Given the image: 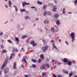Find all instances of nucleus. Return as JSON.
Returning a JSON list of instances; mask_svg holds the SVG:
<instances>
[{
  "label": "nucleus",
  "mask_w": 77,
  "mask_h": 77,
  "mask_svg": "<svg viewBox=\"0 0 77 77\" xmlns=\"http://www.w3.org/2000/svg\"><path fill=\"white\" fill-rule=\"evenodd\" d=\"M63 61L64 62H68V59L65 58L64 59Z\"/></svg>",
  "instance_id": "9b49d317"
},
{
  "label": "nucleus",
  "mask_w": 77,
  "mask_h": 77,
  "mask_svg": "<svg viewBox=\"0 0 77 77\" xmlns=\"http://www.w3.org/2000/svg\"><path fill=\"white\" fill-rule=\"evenodd\" d=\"M39 20V19L38 18H36L35 19V20H36V21H37V20Z\"/></svg>",
  "instance_id": "13d9d810"
},
{
  "label": "nucleus",
  "mask_w": 77,
  "mask_h": 77,
  "mask_svg": "<svg viewBox=\"0 0 77 77\" xmlns=\"http://www.w3.org/2000/svg\"><path fill=\"white\" fill-rule=\"evenodd\" d=\"M48 5L49 6H52V7H53V6H54V5L53 4H51V3H50L48 4Z\"/></svg>",
  "instance_id": "a878e982"
},
{
  "label": "nucleus",
  "mask_w": 77,
  "mask_h": 77,
  "mask_svg": "<svg viewBox=\"0 0 77 77\" xmlns=\"http://www.w3.org/2000/svg\"><path fill=\"white\" fill-rule=\"evenodd\" d=\"M54 18H56L59 17V14H56L54 15Z\"/></svg>",
  "instance_id": "dca6fc26"
},
{
  "label": "nucleus",
  "mask_w": 77,
  "mask_h": 77,
  "mask_svg": "<svg viewBox=\"0 0 77 77\" xmlns=\"http://www.w3.org/2000/svg\"><path fill=\"white\" fill-rule=\"evenodd\" d=\"M74 77H77V76L75 75H74Z\"/></svg>",
  "instance_id": "774afa93"
},
{
  "label": "nucleus",
  "mask_w": 77,
  "mask_h": 77,
  "mask_svg": "<svg viewBox=\"0 0 77 77\" xmlns=\"http://www.w3.org/2000/svg\"><path fill=\"white\" fill-rule=\"evenodd\" d=\"M36 7H31V8H32V9H33L34 8H35Z\"/></svg>",
  "instance_id": "8fccbe9b"
},
{
  "label": "nucleus",
  "mask_w": 77,
  "mask_h": 77,
  "mask_svg": "<svg viewBox=\"0 0 77 77\" xmlns=\"http://www.w3.org/2000/svg\"><path fill=\"white\" fill-rule=\"evenodd\" d=\"M22 61L23 62H25V63H26V62H27V61H26V58H25V57H23L22 60Z\"/></svg>",
  "instance_id": "6ab92c4d"
},
{
  "label": "nucleus",
  "mask_w": 77,
  "mask_h": 77,
  "mask_svg": "<svg viewBox=\"0 0 77 77\" xmlns=\"http://www.w3.org/2000/svg\"><path fill=\"white\" fill-rule=\"evenodd\" d=\"M45 68V65H42L40 67V69L41 70H43Z\"/></svg>",
  "instance_id": "f8f14e48"
},
{
  "label": "nucleus",
  "mask_w": 77,
  "mask_h": 77,
  "mask_svg": "<svg viewBox=\"0 0 77 77\" xmlns=\"http://www.w3.org/2000/svg\"><path fill=\"white\" fill-rule=\"evenodd\" d=\"M26 11V10L25 9H22L21 10V12H25Z\"/></svg>",
  "instance_id": "58836bf2"
},
{
  "label": "nucleus",
  "mask_w": 77,
  "mask_h": 77,
  "mask_svg": "<svg viewBox=\"0 0 77 77\" xmlns=\"http://www.w3.org/2000/svg\"><path fill=\"white\" fill-rule=\"evenodd\" d=\"M53 47H54V46H55V44H54V43H53Z\"/></svg>",
  "instance_id": "e2e57ef3"
},
{
  "label": "nucleus",
  "mask_w": 77,
  "mask_h": 77,
  "mask_svg": "<svg viewBox=\"0 0 77 77\" xmlns=\"http://www.w3.org/2000/svg\"><path fill=\"white\" fill-rule=\"evenodd\" d=\"M53 76V77H57V76H56V75H55V74H54Z\"/></svg>",
  "instance_id": "09e8293b"
},
{
  "label": "nucleus",
  "mask_w": 77,
  "mask_h": 77,
  "mask_svg": "<svg viewBox=\"0 0 77 77\" xmlns=\"http://www.w3.org/2000/svg\"><path fill=\"white\" fill-rule=\"evenodd\" d=\"M69 77H71L72 75V72L70 73L69 74Z\"/></svg>",
  "instance_id": "e433bc0d"
},
{
  "label": "nucleus",
  "mask_w": 77,
  "mask_h": 77,
  "mask_svg": "<svg viewBox=\"0 0 77 77\" xmlns=\"http://www.w3.org/2000/svg\"><path fill=\"white\" fill-rule=\"evenodd\" d=\"M45 29L46 30L47 32V31H48V29H47V28H45Z\"/></svg>",
  "instance_id": "c03bdc74"
},
{
  "label": "nucleus",
  "mask_w": 77,
  "mask_h": 77,
  "mask_svg": "<svg viewBox=\"0 0 77 77\" xmlns=\"http://www.w3.org/2000/svg\"><path fill=\"white\" fill-rule=\"evenodd\" d=\"M57 77H63V76L62 75H59L57 76Z\"/></svg>",
  "instance_id": "a19ab883"
},
{
  "label": "nucleus",
  "mask_w": 77,
  "mask_h": 77,
  "mask_svg": "<svg viewBox=\"0 0 77 77\" xmlns=\"http://www.w3.org/2000/svg\"><path fill=\"white\" fill-rule=\"evenodd\" d=\"M21 51H24V49L23 48H22Z\"/></svg>",
  "instance_id": "79ce46f5"
},
{
  "label": "nucleus",
  "mask_w": 77,
  "mask_h": 77,
  "mask_svg": "<svg viewBox=\"0 0 77 77\" xmlns=\"http://www.w3.org/2000/svg\"><path fill=\"white\" fill-rule=\"evenodd\" d=\"M54 2L55 3H57V1L56 0Z\"/></svg>",
  "instance_id": "680f3d73"
},
{
  "label": "nucleus",
  "mask_w": 77,
  "mask_h": 77,
  "mask_svg": "<svg viewBox=\"0 0 77 77\" xmlns=\"http://www.w3.org/2000/svg\"><path fill=\"white\" fill-rule=\"evenodd\" d=\"M56 48L57 50V47H56V46H54L53 47V48Z\"/></svg>",
  "instance_id": "37998d69"
},
{
  "label": "nucleus",
  "mask_w": 77,
  "mask_h": 77,
  "mask_svg": "<svg viewBox=\"0 0 77 77\" xmlns=\"http://www.w3.org/2000/svg\"><path fill=\"white\" fill-rule=\"evenodd\" d=\"M57 9V7H56V6H54V8L52 9V11L54 12H56V11Z\"/></svg>",
  "instance_id": "9d476101"
},
{
  "label": "nucleus",
  "mask_w": 77,
  "mask_h": 77,
  "mask_svg": "<svg viewBox=\"0 0 77 77\" xmlns=\"http://www.w3.org/2000/svg\"><path fill=\"white\" fill-rule=\"evenodd\" d=\"M28 77V75H25V77Z\"/></svg>",
  "instance_id": "6e6d98bb"
},
{
  "label": "nucleus",
  "mask_w": 77,
  "mask_h": 77,
  "mask_svg": "<svg viewBox=\"0 0 77 77\" xmlns=\"http://www.w3.org/2000/svg\"><path fill=\"white\" fill-rule=\"evenodd\" d=\"M14 7L15 8V11L17 12L18 10V9L17 7L15 6H14Z\"/></svg>",
  "instance_id": "4be33fe9"
},
{
  "label": "nucleus",
  "mask_w": 77,
  "mask_h": 77,
  "mask_svg": "<svg viewBox=\"0 0 77 77\" xmlns=\"http://www.w3.org/2000/svg\"><path fill=\"white\" fill-rule=\"evenodd\" d=\"M57 64H58V65H61V63L60 62H58V63Z\"/></svg>",
  "instance_id": "de8ad7c7"
},
{
  "label": "nucleus",
  "mask_w": 77,
  "mask_h": 77,
  "mask_svg": "<svg viewBox=\"0 0 77 77\" xmlns=\"http://www.w3.org/2000/svg\"><path fill=\"white\" fill-rule=\"evenodd\" d=\"M25 20L30 19V17H29V16H27L25 17Z\"/></svg>",
  "instance_id": "412c9836"
},
{
  "label": "nucleus",
  "mask_w": 77,
  "mask_h": 77,
  "mask_svg": "<svg viewBox=\"0 0 77 77\" xmlns=\"http://www.w3.org/2000/svg\"><path fill=\"white\" fill-rule=\"evenodd\" d=\"M47 7V5H45L43 6V9H46V7Z\"/></svg>",
  "instance_id": "473e14b6"
},
{
  "label": "nucleus",
  "mask_w": 77,
  "mask_h": 77,
  "mask_svg": "<svg viewBox=\"0 0 77 77\" xmlns=\"http://www.w3.org/2000/svg\"><path fill=\"white\" fill-rule=\"evenodd\" d=\"M41 61H42V60L41 59H38V63H39L41 62Z\"/></svg>",
  "instance_id": "c85d7f7f"
},
{
  "label": "nucleus",
  "mask_w": 77,
  "mask_h": 77,
  "mask_svg": "<svg viewBox=\"0 0 77 77\" xmlns=\"http://www.w3.org/2000/svg\"><path fill=\"white\" fill-rule=\"evenodd\" d=\"M27 37V35H23L22 37V39H24L25 38H26Z\"/></svg>",
  "instance_id": "2f4dec72"
},
{
  "label": "nucleus",
  "mask_w": 77,
  "mask_h": 77,
  "mask_svg": "<svg viewBox=\"0 0 77 77\" xmlns=\"http://www.w3.org/2000/svg\"><path fill=\"white\" fill-rule=\"evenodd\" d=\"M40 57L42 59H44V55L43 54H41L40 55Z\"/></svg>",
  "instance_id": "393cba45"
},
{
  "label": "nucleus",
  "mask_w": 77,
  "mask_h": 77,
  "mask_svg": "<svg viewBox=\"0 0 77 77\" xmlns=\"http://www.w3.org/2000/svg\"><path fill=\"white\" fill-rule=\"evenodd\" d=\"M38 31H39V32H43V31H42V30L41 29V28H39L38 29Z\"/></svg>",
  "instance_id": "b1692460"
},
{
  "label": "nucleus",
  "mask_w": 77,
  "mask_h": 77,
  "mask_svg": "<svg viewBox=\"0 0 77 77\" xmlns=\"http://www.w3.org/2000/svg\"><path fill=\"white\" fill-rule=\"evenodd\" d=\"M70 35L72 38V42H73L75 40V34H74V32H72L70 34Z\"/></svg>",
  "instance_id": "f03ea898"
},
{
  "label": "nucleus",
  "mask_w": 77,
  "mask_h": 77,
  "mask_svg": "<svg viewBox=\"0 0 77 77\" xmlns=\"http://www.w3.org/2000/svg\"><path fill=\"white\" fill-rule=\"evenodd\" d=\"M5 6H6V8H8V6H7V5H5Z\"/></svg>",
  "instance_id": "338daca9"
},
{
  "label": "nucleus",
  "mask_w": 77,
  "mask_h": 77,
  "mask_svg": "<svg viewBox=\"0 0 77 77\" xmlns=\"http://www.w3.org/2000/svg\"><path fill=\"white\" fill-rule=\"evenodd\" d=\"M17 69V62H14L13 65V69Z\"/></svg>",
  "instance_id": "423d86ee"
},
{
  "label": "nucleus",
  "mask_w": 77,
  "mask_h": 77,
  "mask_svg": "<svg viewBox=\"0 0 77 77\" xmlns=\"http://www.w3.org/2000/svg\"><path fill=\"white\" fill-rule=\"evenodd\" d=\"M56 24H57V25H59V24H60V22H59V21L57 20L56 22Z\"/></svg>",
  "instance_id": "c756f323"
},
{
  "label": "nucleus",
  "mask_w": 77,
  "mask_h": 77,
  "mask_svg": "<svg viewBox=\"0 0 77 77\" xmlns=\"http://www.w3.org/2000/svg\"><path fill=\"white\" fill-rule=\"evenodd\" d=\"M21 66H22L23 68H24V66L23 65H21Z\"/></svg>",
  "instance_id": "0e129e2a"
},
{
  "label": "nucleus",
  "mask_w": 77,
  "mask_h": 77,
  "mask_svg": "<svg viewBox=\"0 0 77 77\" xmlns=\"http://www.w3.org/2000/svg\"><path fill=\"white\" fill-rule=\"evenodd\" d=\"M62 71L65 74H68V71L65 70V69L63 70Z\"/></svg>",
  "instance_id": "6e6552de"
},
{
  "label": "nucleus",
  "mask_w": 77,
  "mask_h": 77,
  "mask_svg": "<svg viewBox=\"0 0 77 77\" xmlns=\"http://www.w3.org/2000/svg\"><path fill=\"white\" fill-rule=\"evenodd\" d=\"M7 41L9 43H11V44H12V42L11 40H8Z\"/></svg>",
  "instance_id": "f704fd0d"
},
{
  "label": "nucleus",
  "mask_w": 77,
  "mask_h": 77,
  "mask_svg": "<svg viewBox=\"0 0 77 77\" xmlns=\"http://www.w3.org/2000/svg\"><path fill=\"white\" fill-rule=\"evenodd\" d=\"M8 61V60L7 59H6L5 60V62L3 64L1 67V69H3V68H4L5 67V66L6 65V64H7Z\"/></svg>",
  "instance_id": "f257e3e1"
},
{
  "label": "nucleus",
  "mask_w": 77,
  "mask_h": 77,
  "mask_svg": "<svg viewBox=\"0 0 77 77\" xmlns=\"http://www.w3.org/2000/svg\"><path fill=\"white\" fill-rule=\"evenodd\" d=\"M11 5H12V2L11 1H9V7L11 8Z\"/></svg>",
  "instance_id": "2eb2a0df"
},
{
  "label": "nucleus",
  "mask_w": 77,
  "mask_h": 77,
  "mask_svg": "<svg viewBox=\"0 0 77 77\" xmlns=\"http://www.w3.org/2000/svg\"><path fill=\"white\" fill-rule=\"evenodd\" d=\"M32 61H33V62H37V60H34L33 59H32Z\"/></svg>",
  "instance_id": "bb28decb"
},
{
  "label": "nucleus",
  "mask_w": 77,
  "mask_h": 77,
  "mask_svg": "<svg viewBox=\"0 0 77 77\" xmlns=\"http://www.w3.org/2000/svg\"><path fill=\"white\" fill-rule=\"evenodd\" d=\"M66 44H67V45H68V42H67V41H66L65 42Z\"/></svg>",
  "instance_id": "a18cd8bd"
},
{
  "label": "nucleus",
  "mask_w": 77,
  "mask_h": 77,
  "mask_svg": "<svg viewBox=\"0 0 77 77\" xmlns=\"http://www.w3.org/2000/svg\"><path fill=\"white\" fill-rule=\"evenodd\" d=\"M32 66L33 67H34V68H35V67H36V66L35 64H32Z\"/></svg>",
  "instance_id": "ea45409f"
},
{
  "label": "nucleus",
  "mask_w": 77,
  "mask_h": 77,
  "mask_svg": "<svg viewBox=\"0 0 77 77\" xmlns=\"http://www.w3.org/2000/svg\"><path fill=\"white\" fill-rule=\"evenodd\" d=\"M42 77H47V74L45 72L43 73L42 74Z\"/></svg>",
  "instance_id": "1a4fd4ad"
},
{
  "label": "nucleus",
  "mask_w": 77,
  "mask_h": 77,
  "mask_svg": "<svg viewBox=\"0 0 77 77\" xmlns=\"http://www.w3.org/2000/svg\"><path fill=\"white\" fill-rule=\"evenodd\" d=\"M29 4H30V3H26V2H24V3H23L22 4V5L23 7H24V6H25V5H29Z\"/></svg>",
  "instance_id": "ddd939ff"
},
{
  "label": "nucleus",
  "mask_w": 77,
  "mask_h": 77,
  "mask_svg": "<svg viewBox=\"0 0 77 77\" xmlns=\"http://www.w3.org/2000/svg\"><path fill=\"white\" fill-rule=\"evenodd\" d=\"M54 40H52L51 41V42H54Z\"/></svg>",
  "instance_id": "4d7b16f0"
},
{
  "label": "nucleus",
  "mask_w": 77,
  "mask_h": 77,
  "mask_svg": "<svg viewBox=\"0 0 77 77\" xmlns=\"http://www.w3.org/2000/svg\"><path fill=\"white\" fill-rule=\"evenodd\" d=\"M63 11L62 12L63 14H65V8H64L63 9Z\"/></svg>",
  "instance_id": "cd10ccee"
},
{
  "label": "nucleus",
  "mask_w": 77,
  "mask_h": 77,
  "mask_svg": "<svg viewBox=\"0 0 77 77\" xmlns=\"http://www.w3.org/2000/svg\"><path fill=\"white\" fill-rule=\"evenodd\" d=\"M48 23H49V21L47 20H46L44 22V23L45 24H48Z\"/></svg>",
  "instance_id": "4468645a"
},
{
  "label": "nucleus",
  "mask_w": 77,
  "mask_h": 77,
  "mask_svg": "<svg viewBox=\"0 0 77 77\" xmlns=\"http://www.w3.org/2000/svg\"><path fill=\"white\" fill-rule=\"evenodd\" d=\"M15 56L14 53H12L11 54V56L10 58L9 59V60H10V59H12V57H13V56Z\"/></svg>",
  "instance_id": "0eeeda50"
},
{
  "label": "nucleus",
  "mask_w": 77,
  "mask_h": 77,
  "mask_svg": "<svg viewBox=\"0 0 77 77\" xmlns=\"http://www.w3.org/2000/svg\"><path fill=\"white\" fill-rule=\"evenodd\" d=\"M46 13H47V15H51V13L50 12H47V11H44V16H46Z\"/></svg>",
  "instance_id": "39448f33"
},
{
  "label": "nucleus",
  "mask_w": 77,
  "mask_h": 77,
  "mask_svg": "<svg viewBox=\"0 0 77 77\" xmlns=\"http://www.w3.org/2000/svg\"><path fill=\"white\" fill-rule=\"evenodd\" d=\"M59 41L60 43V42H61V39H59Z\"/></svg>",
  "instance_id": "052dcab7"
},
{
  "label": "nucleus",
  "mask_w": 77,
  "mask_h": 77,
  "mask_svg": "<svg viewBox=\"0 0 77 77\" xmlns=\"http://www.w3.org/2000/svg\"><path fill=\"white\" fill-rule=\"evenodd\" d=\"M35 42V41L34 40H33L32 41H31L30 43L31 44H33Z\"/></svg>",
  "instance_id": "7c9ffc66"
},
{
  "label": "nucleus",
  "mask_w": 77,
  "mask_h": 77,
  "mask_svg": "<svg viewBox=\"0 0 77 77\" xmlns=\"http://www.w3.org/2000/svg\"><path fill=\"white\" fill-rule=\"evenodd\" d=\"M77 0H75L74 1V2L75 4H77Z\"/></svg>",
  "instance_id": "49530a36"
},
{
  "label": "nucleus",
  "mask_w": 77,
  "mask_h": 77,
  "mask_svg": "<svg viewBox=\"0 0 77 77\" xmlns=\"http://www.w3.org/2000/svg\"><path fill=\"white\" fill-rule=\"evenodd\" d=\"M56 29H57V30H56L55 31H58V28H57L56 29H55V30H56Z\"/></svg>",
  "instance_id": "69168bd1"
},
{
  "label": "nucleus",
  "mask_w": 77,
  "mask_h": 77,
  "mask_svg": "<svg viewBox=\"0 0 77 77\" xmlns=\"http://www.w3.org/2000/svg\"><path fill=\"white\" fill-rule=\"evenodd\" d=\"M55 60H52V62H55Z\"/></svg>",
  "instance_id": "864d4df0"
},
{
  "label": "nucleus",
  "mask_w": 77,
  "mask_h": 77,
  "mask_svg": "<svg viewBox=\"0 0 77 77\" xmlns=\"http://www.w3.org/2000/svg\"><path fill=\"white\" fill-rule=\"evenodd\" d=\"M43 42L44 43H45V40H43Z\"/></svg>",
  "instance_id": "5fc2aeb1"
},
{
  "label": "nucleus",
  "mask_w": 77,
  "mask_h": 77,
  "mask_svg": "<svg viewBox=\"0 0 77 77\" xmlns=\"http://www.w3.org/2000/svg\"><path fill=\"white\" fill-rule=\"evenodd\" d=\"M46 66H47V68L50 67V65H49V64H46Z\"/></svg>",
  "instance_id": "c9c22d12"
},
{
  "label": "nucleus",
  "mask_w": 77,
  "mask_h": 77,
  "mask_svg": "<svg viewBox=\"0 0 77 77\" xmlns=\"http://www.w3.org/2000/svg\"><path fill=\"white\" fill-rule=\"evenodd\" d=\"M48 48V46H46L42 48V49L43 50L44 52H45Z\"/></svg>",
  "instance_id": "20e7f679"
},
{
  "label": "nucleus",
  "mask_w": 77,
  "mask_h": 77,
  "mask_svg": "<svg viewBox=\"0 0 77 77\" xmlns=\"http://www.w3.org/2000/svg\"><path fill=\"white\" fill-rule=\"evenodd\" d=\"M15 51L16 52H18V49H16Z\"/></svg>",
  "instance_id": "3c124183"
},
{
  "label": "nucleus",
  "mask_w": 77,
  "mask_h": 77,
  "mask_svg": "<svg viewBox=\"0 0 77 77\" xmlns=\"http://www.w3.org/2000/svg\"><path fill=\"white\" fill-rule=\"evenodd\" d=\"M2 73V70H0V75H1Z\"/></svg>",
  "instance_id": "603ef678"
},
{
  "label": "nucleus",
  "mask_w": 77,
  "mask_h": 77,
  "mask_svg": "<svg viewBox=\"0 0 77 77\" xmlns=\"http://www.w3.org/2000/svg\"><path fill=\"white\" fill-rule=\"evenodd\" d=\"M67 63L69 65H71L72 63L71 61H68Z\"/></svg>",
  "instance_id": "f3484780"
},
{
  "label": "nucleus",
  "mask_w": 77,
  "mask_h": 77,
  "mask_svg": "<svg viewBox=\"0 0 77 77\" xmlns=\"http://www.w3.org/2000/svg\"><path fill=\"white\" fill-rule=\"evenodd\" d=\"M15 39L17 41V42H20L18 38L16 37H15Z\"/></svg>",
  "instance_id": "5701e85b"
},
{
  "label": "nucleus",
  "mask_w": 77,
  "mask_h": 77,
  "mask_svg": "<svg viewBox=\"0 0 77 77\" xmlns=\"http://www.w3.org/2000/svg\"><path fill=\"white\" fill-rule=\"evenodd\" d=\"M6 51L5 50H4L2 51V53H6Z\"/></svg>",
  "instance_id": "4c0bfd02"
},
{
  "label": "nucleus",
  "mask_w": 77,
  "mask_h": 77,
  "mask_svg": "<svg viewBox=\"0 0 77 77\" xmlns=\"http://www.w3.org/2000/svg\"><path fill=\"white\" fill-rule=\"evenodd\" d=\"M3 72L4 74H6L9 71V69H8V67H6L3 70Z\"/></svg>",
  "instance_id": "7ed1b4c3"
},
{
  "label": "nucleus",
  "mask_w": 77,
  "mask_h": 77,
  "mask_svg": "<svg viewBox=\"0 0 77 77\" xmlns=\"http://www.w3.org/2000/svg\"><path fill=\"white\" fill-rule=\"evenodd\" d=\"M51 30L52 32H54V27L51 28Z\"/></svg>",
  "instance_id": "a211bd4d"
},
{
  "label": "nucleus",
  "mask_w": 77,
  "mask_h": 77,
  "mask_svg": "<svg viewBox=\"0 0 77 77\" xmlns=\"http://www.w3.org/2000/svg\"><path fill=\"white\" fill-rule=\"evenodd\" d=\"M32 45L33 47H36V43H34Z\"/></svg>",
  "instance_id": "72a5a7b5"
},
{
  "label": "nucleus",
  "mask_w": 77,
  "mask_h": 77,
  "mask_svg": "<svg viewBox=\"0 0 77 77\" xmlns=\"http://www.w3.org/2000/svg\"><path fill=\"white\" fill-rule=\"evenodd\" d=\"M37 3H38V5H42L43 3L42 2H41L40 1H38L37 2Z\"/></svg>",
  "instance_id": "aec40b11"
},
{
  "label": "nucleus",
  "mask_w": 77,
  "mask_h": 77,
  "mask_svg": "<svg viewBox=\"0 0 77 77\" xmlns=\"http://www.w3.org/2000/svg\"><path fill=\"white\" fill-rule=\"evenodd\" d=\"M26 14H28V13H29V11H26Z\"/></svg>",
  "instance_id": "bf43d9fd"
}]
</instances>
